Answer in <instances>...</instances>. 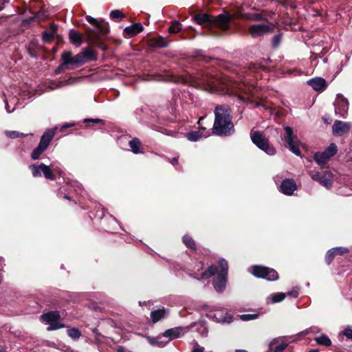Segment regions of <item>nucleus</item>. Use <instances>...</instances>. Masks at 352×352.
<instances>
[{
	"mask_svg": "<svg viewBox=\"0 0 352 352\" xmlns=\"http://www.w3.org/2000/svg\"><path fill=\"white\" fill-rule=\"evenodd\" d=\"M231 109L226 104L217 105L214 109V121L212 133L219 136H229L234 132L232 122Z\"/></svg>",
	"mask_w": 352,
	"mask_h": 352,
	"instance_id": "f257e3e1",
	"label": "nucleus"
},
{
	"mask_svg": "<svg viewBox=\"0 0 352 352\" xmlns=\"http://www.w3.org/2000/svg\"><path fill=\"white\" fill-rule=\"evenodd\" d=\"M218 264L221 268L219 272L215 265H210L201 274V278H197V280L208 278L217 274V276L213 285L214 289L218 293H221L225 290L226 286L228 265L224 258H221Z\"/></svg>",
	"mask_w": 352,
	"mask_h": 352,
	"instance_id": "f03ea898",
	"label": "nucleus"
},
{
	"mask_svg": "<svg viewBox=\"0 0 352 352\" xmlns=\"http://www.w3.org/2000/svg\"><path fill=\"white\" fill-rule=\"evenodd\" d=\"M195 21L206 28H210L213 25L217 26L221 30H228L232 17L230 14H219L211 18L206 13H199L194 16Z\"/></svg>",
	"mask_w": 352,
	"mask_h": 352,
	"instance_id": "7ed1b4c3",
	"label": "nucleus"
},
{
	"mask_svg": "<svg viewBox=\"0 0 352 352\" xmlns=\"http://www.w3.org/2000/svg\"><path fill=\"white\" fill-rule=\"evenodd\" d=\"M59 165V163L54 162L49 166L41 163L39 165L32 164L29 168L34 177H41V173H43L46 179L54 180L56 179V173L60 175L62 174V170Z\"/></svg>",
	"mask_w": 352,
	"mask_h": 352,
	"instance_id": "20e7f679",
	"label": "nucleus"
},
{
	"mask_svg": "<svg viewBox=\"0 0 352 352\" xmlns=\"http://www.w3.org/2000/svg\"><path fill=\"white\" fill-rule=\"evenodd\" d=\"M250 137L252 142L261 150L263 151L269 155H274L276 153V149L274 146L270 144L269 140L259 131L251 132Z\"/></svg>",
	"mask_w": 352,
	"mask_h": 352,
	"instance_id": "39448f33",
	"label": "nucleus"
},
{
	"mask_svg": "<svg viewBox=\"0 0 352 352\" xmlns=\"http://www.w3.org/2000/svg\"><path fill=\"white\" fill-rule=\"evenodd\" d=\"M54 135V129H48L43 133L38 146H36L31 153L32 160H36L40 157L41 155L47 148Z\"/></svg>",
	"mask_w": 352,
	"mask_h": 352,
	"instance_id": "423d86ee",
	"label": "nucleus"
},
{
	"mask_svg": "<svg viewBox=\"0 0 352 352\" xmlns=\"http://www.w3.org/2000/svg\"><path fill=\"white\" fill-rule=\"evenodd\" d=\"M249 272L257 278H265L270 281L276 280L278 278V272L275 270L267 267L254 265L249 268Z\"/></svg>",
	"mask_w": 352,
	"mask_h": 352,
	"instance_id": "0eeeda50",
	"label": "nucleus"
},
{
	"mask_svg": "<svg viewBox=\"0 0 352 352\" xmlns=\"http://www.w3.org/2000/svg\"><path fill=\"white\" fill-rule=\"evenodd\" d=\"M285 133L282 135V140L287 143L289 150L296 155H300V151L299 148V142L295 140L296 137L294 134L293 129L289 126L284 127Z\"/></svg>",
	"mask_w": 352,
	"mask_h": 352,
	"instance_id": "6e6552de",
	"label": "nucleus"
},
{
	"mask_svg": "<svg viewBox=\"0 0 352 352\" xmlns=\"http://www.w3.org/2000/svg\"><path fill=\"white\" fill-rule=\"evenodd\" d=\"M311 178L318 182L320 184L324 186L327 189H330L333 185V174L329 170L322 171H309Z\"/></svg>",
	"mask_w": 352,
	"mask_h": 352,
	"instance_id": "1a4fd4ad",
	"label": "nucleus"
},
{
	"mask_svg": "<svg viewBox=\"0 0 352 352\" xmlns=\"http://www.w3.org/2000/svg\"><path fill=\"white\" fill-rule=\"evenodd\" d=\"M41 318L50 324L47 331H53L64 327V324L58 322L60 314L58 311H50L41 316Z\"/></svg>",
	"mask_w": 352,
	"mask_h": 352,
	"instance_id": "9d476101",
	"label": "nucleus"
},
{
	"mask_svg": "<svg viewBox=\"0 0 352 352\" xmlns=\"http://www.w3.org/2000/svg\"><path fill=\"white\" fill-rule=\"evenodd\" d=\"M272 28L265 24H255L250 26L248 33L252 38H257L270 33Z\"/></svg>",
	"mask_w": 352,
	"mask_h": 352,
	"instance_id": "9b49d317",
	"label": "nucleus"
},
{
	"mask_svg": "<svg viewBox=\"0 0 352 352\" xmlns=\"http://www.w3.org/2000/svg\"><path fill=\"white\" fill-rule=\"evenodd\" d=\"M335 111L340 116L344 117L349 109V102L342 95L338 94L334 102Z\"/></svg>",
	"mask_w": 352,
	"mask_h": 352,
	"instance_id": "f8f14e48",
	"label": "nucleus"
},
{
	"mask_svg": "<svg viewBox=\"0 0 352 352\" xmlns=\"http://www.w3.org/2000/svg\"><path fill=\"white\" fill-rule=\"evenodd\" d=\"M236 17L239 19H244L253 21L266 20V18L259 13H245L243 12L241 7L239 8L235 13Z\"/></svg>",
	"mask_w": 352,
	"mask_h": 352,
	"instance_id": "ddd939ff",
	"label": "nucleus"
},
{
	"mask_svg": "<svg viewBox=\"0 0 352 352\" xmlns=\"http://www.w3.org/2000/svg\"><path fill=\"white\" fill-rule=\"evenodd\" d=\"M351 127V124L340 120H336L332 126L333 134L336 136H341L348 132Z\"/></svg>",
	"mask_w": 352,
	"mask_h": 352,
	"instance_id": "4468645a",
	"label": "nucleus"
},
{
	"mask_svg": "<svg viewBox=\"0 0 352 352\" xmlns=\"http://www.w3.org/2000/svg\"><path fill=\"white\" fill-rule=\"evenodd\" d=\"M297 186L293 179H284L279 187V190L286 195H292L296 190Z\"/></svg>",
	"mask_w": 352,
	"mask_h": 352,
	"instance_id": "2eb2a0df",
	"label": "nucleus"
},
{
	"mask_svg": "<svg viewBox=\"0 0 352 352\" xmlns=\"http://www.w3.org/2000/svg\"><path fill=\"white\" fill-rule=\"evenodd\" d=\"M199 87L208 92H212L221 88L219 84V81L214 78H210L206 81H201L199 83Z\"/></svg>",
	"mask_w": 352,
	"mask_h": 352,
	"instance_id": "dca6fc26",
	"label": "nucleus"
},
{
	"mask_svg": "<svg viewBox=\"0 0 352 352\" xmlns=\"http://www.w3.org/2000/svg\"><path fill=\"white\" fill-rule=\"evenodd\" d=\"M307 84L311 86L315 91H322L327 87L326 80L320 77L314 78L309 80Z\"/></svg>",
	"mask_w": 352,
	"mask_h": 352,
	"instance_id": "f3484780",
	"label": "nucleus"
},
{
	"mask_svg": "<svg viewBox=\"0 0 352 352\" xmlns=\"http://www.w3.org/2000/svg\"><path fill=\"white\" fill-rule=\"evenodd\" d=\"M86 19L89 23L94 25L97 28L96 30H93L96 34H106L109 32L107 25L102 24L95 18L91 16H87Z\"/></svg>",
	"mask_w": 352,
	"mask_h": 352,
	"instance_id": "a211bd4d",
	"label": "nucleus"
},
{
	"mask_svg": "<svg viewBox=\"0 0 352 352\" xmlns=\"http://www.w3.org/2000/svg\"><path fill=\"white\" fill-rule=\"evenodd\" d=\"M288 346L287 342L279 343V339H274L269 344V352H282Z\"/></svg>",
	"mask_w": 352,
	"mask_h": 352,
	"instance_id": "6ab92c4d",
	"label": "nucleus"
},
{
	"mask_svg": "<svg viewBox=\"0 0 352 352\" xmlns=\"http://www.w3.org/2000/svg\"><path fill=\"white\" fill-rule=\"evenodd\" d=\"M129 145L130 146V150L134 154H139V153H144V148L142 146V144L140 140L138 138H134L132 140H129Z\"/></svg>",
	"mask_w": 352,
	"mask_h": 352,
	"instance_id": "aec40b11",
	"label": "nucleus"
},
{
	"mask_svg": "<svg viewBox=\"0 0 352 352\" xmlns=\"http://www.w3.org/2000/svg\"><path fill=\"white\" fill-rule=\"evenodd\" d=\"M69 38L70 42L77 47H79L82 44L83 40L82 35L74 29L69 30Z\"/></svg>",
	"mask_w": 352,
	"mask_h": 352,
	"instance_id": "412c9836",
	"label": "nucleus"
},
{
	"mask_svg": "<svg viewBox=\"0 0 352 352\" xmlns=\"http://www.w3.org/2000/svg\"><path fill=\"white\" fill-rule=\"evenodd\" d=\"M144 28L140 23H135L132 25L127 26L124 28V32L129 36H133L141 32Z\"/></svg>",
	"mask_w": 352,
	"mask_h": 352,
	"instance_id": "4be33fe9",
	"label": "nucleus"
},
{
	"mask_svg": "<svg viewBox=\"0 0 352 352\" xmlns=\"http://www.w3.org/2000/svg\"><path fill=\"white\" fill-rule=\"evenodd\" d=\"M208 316L217 322L230 323L232 321L231 316H224L221 312L210 314Z\"/></svg>",
	"mask_w": 352,
	"mask_h": 352,
	"instance_id": "5701e85b",
	"label": "nucleus"
},
{
	"mask_svg": "<svg viewBox=\"0 0 352 352\" xmlns=\"http://www.w3.org/2000/svg\"><path fill=\"white\" fill-rule=\"evenodd\" d=\"M178 97L181 103H189L194 102V95L190 91H182L178 94Z\"/></svg>",
	"mask_w": 352,
	"mask_h": 352,
	"instance_id": "b1692460",
	"label": "nucleus"
},
{
	"mask_svg": "<svg viewBox=\"0 0 352 352\" xmlns=\"http://www.w3.org/2000/svg\"><path fill=\"white\" fill-rule=\"evenodd\" d=\"M57 30V25L52 23L50 28L43 32V40L45 42H50L54 36V34Z\"/></svg>",
	"mask_w": 352,
	"mask_h": 352,
	"instance_id": "393cba45",
	"label": "nucleus"
},
{
	"mask_svg": "<svg viewBox=\"0 0 352 352\" xmlns=\"http://www.w3.org/2000/svg\"><path fill=\"white\" fill-rule=\"evenodd\" d=\"M286 298V294L283 292L274 293L266 298L267 304L276 303L283 301Z\"/></svg>",
	"mask_w": 352,
	"mask_h": 352,
	"instance_id": "a878e982",
	"label": "nucleus"
},
{
	"mask_svg": "<svg viewBox=\"0 0 352 352\" xmlns=\"http://www.w3.org/2000/svg\"><path fill=\"white\" fill-rule=\"evenodd\" d=\"M166 309L163 307L162 309H160L158 310H155L151 311V317L153 323H155L160 320L165 316Z\"/></svg>",
	"mask_w": 352,
	"mask_h": 352,
	"instance_id": "bb28decb",
	"label": "nucleus"
},
{
	"mask_svg": "<svg viewBox=\"0 0 352 352\" xmlns=\"http://www.w3.org/2000/svg\"><path fill=\"white\" fill-rule=\"evenodd\" d=\"M85 63L87 61H94L98 59L97 54L91 49L87 47L82 51Z\"/></svg>",
	"mask_w": 352,
	"mask_h": 352,
	"instance_id": "cd10ccee",
	"label": "nucleus"
},
{
	"mask_svg": "<svg viewBox=\"0 0 352 352\" xmlns=\"http://www.w3.org/2000/svg\"><path fill=\"white\" fill-rule=\"evenodd\" d=\"M180 331L177 328L169 329L163 333V337L168 338V341L175 339L179 336Z\"/></svg>",
	"mask_w": 352,
	"mask_h": 352,
	"instance_id": "c85d7f7f",
	"label": "nucleus"
},
{
	"mask_svg": "<svg viewBox=\"0 0 352 352\" xmlns=\"http://www.w3.org/2000/svg\"><path fill=\"white\" fill-rule=\"evenodd\" d=\"M151 45L155 47H166L168 46V42L165 38L157 36L151 39Z\"/></svg>",
	"mask_w": 352,
	"mask_h": 352,
	"instance_id": "c756f323",
	"label": "nucleus"
},
{
	"mask_svg": "<svg viewBox=\"0 0 352 352\" xmlns=\"http://www.w3.org/2000/svg\"><path fill=\"white\" fill-rule=\"evenodd\" d=\"M314 159L319 165L325 164L329 160L324 152L315 153L314 155Z\"/></svg>",
	"mask_w": 352,
	"mask_h": 352,
	"instance_id": "7c9ffc66",
	"label": "nucleus"
},
{
	"mask_svg": "<svg viewBox=\"0 0 352 352\" xmlns=\"http://www.w3.org/2000/svg\"><path fill=\"white\" fill-rule=\"evenodd\" d=\"M72 52L71 51H64L61 54V58L64 65H72Z\"/></svg>",
	"mask_w": 352,
	"mask_h": 352,
	"instance_id": "2f4dec72",
	"label": "nucleus"
},
{
	"mask_svg": "<svg viewBox=\"0 0 352 352\" xmlns=\"http://www.w3.org/2000/svg\"><path fill=\"white\" fill-rule=\"evenodd\" d=\"M315 341L318 344H320V345H323V346H329L331 344V340L329 339V338L323 334L319 337H317L315 338Z\"/></svg>",
	"mask_w": 352,
	"mask_h": 352,
	"instance_id": "473e14b6",
	"label": "nucleus"
},
{
	"mask_svg": "<svg viewBox=\"0 0 352 352\" xmlns=\"http://www.w3.org/2000/svg\"><path fill=\"white\" fill-rule=\"evenodd\" d=\"M85 63V60L84 57V54L82 52L77 54L72 58V65H81Z\"/></svg>",
	"mask_w": 352,
	"mask_h": 352,
	"instance_id": "72a5a7b5",
	"label": "nucleus"
},
{
	"mask_svg": "<svg viewBox=\"0 0 352 352\" xmlns=\"http://www.w3.org/2000/svg\"><path fill=\"white\" fill-rule=\"evenodd\" d=\"M91 42L94 45L98 48L101 49L103 51H105L107 49V45L103 43L102 39L99 38L98 36L91 38Z\"/></svg>",
	"mask_w": 352,
	"mask_h": 352,
	"instance_id": "f704fd0d",
	"label": "nucleus"
},
{
	"mask_svg": "<svg viewBox=\"0 0 352 352\" xmlns=\"http://www.w3.org/2000/svg\"><path fill=\"white\" fill-rule=\"evenodd\" d=\"M202 137L201 131H192L186 134V138L191 142H196Z\"/></svg>",
	"mask_w": 352,
	"mask_h": 352,
	"instance_id": "c9c22d12",
	"label": "nucleus"
},
{
	"mask_svg": "<svg viewBox=\"0 0 352 352\" xmlns=\"http://www.w3.org/2000/svg\"><path fill=\"white\" fill-rule=\"evenodd\" d=\"M17 99L13 98L9 102L7 99L4 100V102L6 104V109L8 113H12L15 109V103Z\"/></svg>",
	"mask_w": 352,
	"mask_h": 352,
	"instance_id": "e433bc0d",
	"label": "nucleus"
},
{
	"mask_svg": "<svg viewBox=\"0 0 352 352\" xmlns=\"http://www.w3.org/2000/svg\"><path fill=\"white\" fill-rule=\"evenodd\" d=\"M337 152V146L335 144H331L324 151L326 155L330 159L334 156Z\"/></svg>",
	"mask_w": 352,
	"mask_h": 352,
	"instance_id": "4c0bfd02",
	"label": "nucleus"
},
{
	"mask_svg": "<svg viewBox=\"0 0 352 352\" xmlns=\"http://www.w3.org/2000/svg\"><path fill=\"white\" fill-rule=\"evenodd\" d=\"M182 29V25L179 21H173L170 27L168 28V32L170 34H175L179 32Z\"/></svg>",
	"mask_w": 352,
	"mask_h": 352,
	"instance_id": "58836bf2",
	"label": "nucleus"
},
{
	"mask_svg": "<svg viewBox=\"0 0 352 352\" xmlns=\"http://www.w3.org/2000/svg\"><path fill=\"white\" fill-rule=\"evenodd\" d=\"M183 242L184 243L192 250H195L196 248V245L195 241L189 236L185 235L183 236Z\"/></svg>",
	"mask_w": 352,
	"mask_h": 352,
	"instance_id": "ea45409f",
	"label": "nucleus"
},
{
	"mask_svg": "<svg viewBox=\"0 0 352 352\" xmlns=\"http://www.w3.org/2000/svg\"><path fill=\"white\" fill-rule=\"evenodd\" d=\"M67 335L74 340H77L81 336L80 331L76 328H71L67 330Z\"/></svg>",
	"mask_w": 352,
	"mask_h": 352,
	"instance_id": "a19ab883",
	"label": "nucleus"
},
{
	"mask_svg": "<svg viewBox=\"0 0 352 352\" xmlns=\"http://www.w3.org/2000/svg\"><path fill=\"white\" fill-rule=\"evenodd\" d=\"M6 135H7V136H8L9 138H12V139L17 138H23V137H25L28 135L27 134H24L23 133H19L16 131H6Z\"/></svg>",
	"mask_w": 352,
	"mask_h": 352,
	"instance_id": "79ce46f5",
	"label": "nucleus"
},
{
	"mask_svg": "<svg viewBox=\"0 0 352 352\" xmlns=\"http://www.w3.org/2000/svg\"><path fill=\"white\" fill-rule=\"evenodd\" d=\"M336 256V252L335 250H333V248L329 250L327 252V255H326L327 263L328 265H330Z\"/></svg>",
	"mask_w": 352,
	"mask_h": 352,
	"instance_id": "37998d69",
	"label": "nucleus"
},
{
	"mask_svg": "<svg viewBox=\"0 0 352 352\" xmlns=\"http://www.w3.org/2000/svg\"><path fill=\"white\" fill-rule=\"evenodd\" d=\"M160 339V337H158L157 339L149 338V341L151 344L156 345L160 347H164L168 342V340L166 342L160 341L159 340Z\"/></svg>",
	"mask_w": 352,
	"mask_h": 352,
	"instance_id": "c03bdc74",
	"label": "nucleus"
},
{
	"mask_svg": "<svg viewBox=\"0 0 352 352\" xmlns=\"http://www.w3.org/2000/svg\"><path fill=\"white\" fill-rule=\"evenodd\" d=\"M124 16V14L118 10H113L110 13V17L112 19H122Z\"/></svg>",
	"mask_w": 352,
	"mask_h": 352,
	"instance_id": "a18cd8bd",
	"label": "nucleus"
},
{
	"mask_svg": "<svg viewBox=\"0 0 352 352\" xmlns=\"http://www.w3.org/2000/svg\"><path fill=\"white\" fill-rule=\"evenodd\" d=\"M333 250H335L336 255H342L349 252V250L344 247L333 248Z\"/></svg>",
	"mask_w": 352,
	"mask_h": 352,
	"instance_id": "49530a36",
	"label": "nucleus"
},
{
	"mask_svg": "<svg viewBox=\"0 0 352 352\" xmlns=\"http://www.w3.org/2000/svg\"><path fill=\"white\" fill-rule=\"evenodd\" d=\"M298 294H299V292H298V287H294L292 291L284 293V294H286V297L290 296L292 298H297L298 296Z\"/></svg>",
	"mask_w": 352,
	"mask_h": 352,
	"instance_id": "de8ad7c7",
	"label": "nucleus"
},
{
	"mask_svg": "<svg viewBox=\"0 0 352 352\" xmlns=\"http://www.w3.org/2000/svg\"><path fill=\"white\" fill-rule=\"evenodd\" d=\"M256 314H243L241 316V318L244 321L251 320L257 318Z\"/></svg>",
	"mask_w": 352,
	"mask_h": 352,
	"instance_id": "09e8293b",
	"label": "nucleus"
},
{
	"mask_svg": "<svg viewBox=\"0 0 352 352\" xmlns=\"http://www.w3.org/2000/svg\"><path fill=\"white\" fill-rule=\"evenodd\" d=\"M281 35L277 34L275 36H274L272 40V45L274 47H276L279 45L280 41H281Z\"/></svg>",
	"mask_w": 352,
	"mask_h": 352,
	"instance_id": "8fccbe9b",
	"label": "nucleus"
},
{
	"mask_svg": "<svg viewBox=\"0 0 352 352\" xmlns=\"http://www.w3.org/2000/svg\"><path fill=\"white\" fill-rule=\"evenodd\" d=\"M343 333H344V335L346 338H349V339H352V327H347L344 329V331Z\"/></svg>",
	"mask_w": 352,
	"mask_h": 352,
	"instance_id": "3c124183",
	"label": "nucleus"
},
{
	"mask_svg": "<svg viewBox=\"0 0 352 352\" xmlns=\"http://www.w3.org/2000/svg\"><path fill=\"white\" fill-rule=\"evenodd\" d=\"M85 122H93V123H102V124H104V122L103 120H101V119H99V118H95V119H93V118H87V119H85L84 120Z\"/></svg>",
	"mask_w": 352,
	"mask_h": 352,
	"instance_id": "603ef678",
	"label": "nucleus"
},
{
	"mask_svg": "<svg viewBox=\"0 0 352 352\" xmlns=\"http://www.w3.org/2000/svg\"><path fill=\"white\" fill-rule=\"evenodd\" d=\"M67 65H64V63H61L55 70V74H58L63 72Z\"/></svg>",
	"mask_w": 352,
	"mask_h": 352,
	"instance_id": "864d4df0",
	"label": "nucleus"
},
{
	"mask_svg": "<svg viewBox=\"0 0 352 352\" xmlns=\"http://www.w3.org/2000/svg\"><path fill=\"white\" fill-rule=\"evenodd\" d=\"M204 348L197 343H196L194 346V348L191 352H204Z\"/></svg>",
	"mask_w": 352,
	"mask_h": 352,
	"instance_id": "5fc2aeb1",
	"label": "nucleus"
},
{
	"mask_svg": "<svg viewBox=\"0 0 352 352\" xmlns=\"http://www.w3.org/2000/svg\"><path fill=\"white\" fill-rule=\"evenodd\" d=\"M306 331H307V333H318L320 331V329L317 327H311L309 329H307L306 330Z\"/></svg>",
	"mask_w": 352,
	"mask_h": 352,
	"instance_id": "6e6d98bb",
	"label": "nucleus"
},
{
	"mask_svg": "<svg viewBox=\"0 0 352 352\" xmlns=\"http://www.w3.org/2000/svg\"><path fill=\"white\" fill-rule=\"evenodd\" d=\"M10 0H0V11L4 8L5 3H9Z\"/></svg>",
	"mask_w": 352,
	"mask_h": 352,
	"instance_id": "4d7b16f0",
	"label": "nucleus"
},
{
	"mask_svg": "<svg viewBox=\"0 0 352 352\" xmlns=\"http://www.w3.org/2000/svg\"><path fill=\"white\" fill-rule=\"evenodd\" d=\"M118 352H131L130 351H127L126 349H124L123 346H119L118 348Z\"/></svg>",
	"mask_w": 352,
	"mask_h": 352,
	"instance_id": "13d9d810",
	"label": "nucleus"
},
{
	"mask_svg": "<svg viewBox=\"0 0 352 352\" xmlns=\"http://www.w3.org/2000/svg\"><path fill=\"white\" fill-rule=\"evenodd\" d=\"M178 162V157H174L172 159V160L170 161V163L173 164V165H175L176 164H177Z\"/></svg>",
	"mask_w": 352,
	"mask_h": 352,
	"instance_id": "bf43d9fd",
	"label": "nucleus"
},
{
	"mask_svg": "<svg viewBox=\"0 0 352 352\" xmlns=\"http://www.w3.org/2000/svg\"><path fill=\"white\" fill-rule=\"evenodd\" d=\"M238 98H239V100H241V102H245V98H244V97H243V96H238Z\"/></svg>",
	"mask_w": 352,
	"mask_h": 352,
	"instance_id": "052dcab7",
	"label": "nucleus"
},
{
	"mask_svg": "<svg viewBox=\"0 0 352 352\" xmlns=\"http://www.w3.org/2000/svg\"><path fill=\"white\" fill-rule=\"evenodd\" d=\"M6 19V16H0V25L1 24L3 21H5Z\"/></svg>",
	"mask_w": 352,
	"mask_h": 352,
	"instance_id": "680f3d73",
	"label": "nucleus"
},
{
	"mask_svg": "<svg viewBox=\"0 0 352 352\" xmlns=\"http://www.w3.org/2000/svg\"><path fill=\"white\" fill-rule=\"evenodd\" d=\"M235 352H248L246 350L244 349H236Z\"/></svg>",
	"mask_w": 352,
	"mask_h": 352,
	"instance_id": "e2e57ef3",
	"label": "nucleus"
},
{
	"mask_svg": "<svg viewBox=\"0 0 352 352\" xmlns=\"http://www.w3.org/2000/svg\"><path fill=\"white\" fill-rule=\"evenodd\" d=\"M64 198H65V199H69V200H70V199H71L70 197H69L68 195H65V196H64Z\"/></svg>",
	"mask_w": 352,
	"mask_h": 352,
	"instance_id": "0e129e2a",
	"label": "nucleus"
},
{
	"mask_svg": "<svg viewBox=\"0 0 352 352\" xmlns=\"http://www.w3.org/2000/svg\"><path fill=\"white\" fill-rule=\"evenodd\" d=\"M309 352H318V350L313 349V350L309 351Z\"/></svg>",
	"mask_w": 352,
	"mask_h": 352,
	"instance_id": "69168bd1",
	"label": "nucleus"
},
{
	"mask_svg": "<svg viewBox=\"0 0 352 352\" xmlns=\"http://www.w3.org/2000/svg\"><path fill=\"white\" fill-rule=\"evenodd\" d=\"M76 191H77L78 193H81L82 190H81V188H79V190H76Z\"/></svg>",
	"mask_w": 352,
	"mask_h": 352,
	"instance_id": "338daca9",
	"label": "nucleus"
},
{
	"mask_svg": "<svg viewBox=\"0 0 352 352\" xmlns=\"http://www.w3.org/2000/svg\"><path fill=\"white\" fill-rule=\"evenodd\" d=\"M124 139H126V137H121L120 140L122 141V140H123Z\"/></svg>",
	"mask_w": 352,
	"mask_h": 352,
	"instance_id": "774afa93",
	"label": "nucleus"
}]
</instances>
